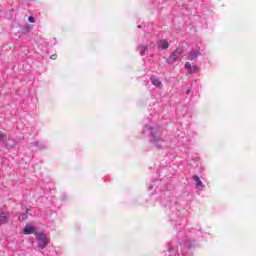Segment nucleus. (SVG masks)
I'll list each match as a JSON object with an SVG mask.
<instances>
[{"label":"nucleus","instance_id":"ddd939ff","mask_svg":"<svg viewBox=\"0 0 256 256\" xmlns=\"http://www.w3.org/2000/svg\"><path fill=\"white\" fill-rule=\"evenodd\" d=\"M50 59H52L53 61L57 60V54H53L50 56Z\"/></svg>","mask_w":256,"mask_h":256},{"label":"nucleus","instance_id":"39448f33","mask_svg":"<svg viewBox=\"0 0 256 256\" xmlns=\"http://www.w3.org/2000/svg\"><path fill=\"white\" fill-rule=\"evenodd\" d=\"M193 181H195L196 187H199L200 189H205V185L201 181V178H199L197 175L193 176Z\"/></svg>","mask_w":256,"mask_h":256},{"label":"nucleus","instance_id":"7ed1b4c3","mask_svg":"<svg viewBox=\"0 0 256 256\" xmlns=\"http://www.w3.org/2000/svg\"><path fill=\"white\" fill-rule=\"evenodd\" d=\"M185 69H188V73L193 75V73H197V71H199V66H191L190 62H186Z\"/></svg>","mask_w":256,"mask_h":256},{"label":"nucleus","instance_id":"1a4fd4ad","mask_svg":"<svg viewBox=\"0 0 256 256\" xmlns=\"http://www.w3.org/2000/svg\"><path fill=\"white\" fill-rule=\"evenodd\" d=\"M161 49H169V42L167 41H161L160 42Z\"/></svg>","mask_w":256,"mask_h":256},{"label":"nucleus","instance_id":"f8f14e48","mask_svg":"<svg viewBox=\"0 0 256 256\" xmlns=\"http://www.w3.org/2000/svg\"><path fill=\"white\" fill-rule=\"evenodd\" d=\"M29 23H35V18L33 16L28 17Z\"/></svg>","mask_w":256,"mask_h":256},{"label":"nucleus","instance_id":"423d86ee","mask_svg":"<svg viewBox=\"0 0 256 256\" xmlns=\"http://www.w3.org/2000/svg\"><path fill=\"white\" fill-rule=\"evenodd\" d=\"M35 233V227L33 226H25L23 229L24 235H33Z\"/></svg>","mask_w":256,"mask_h":256},{"label":"nucleus","instance_id":"f257e3e1","mask_svg":"<svg viewBox=\"0 0 256 256\" xmlns=\"http://www.w3.org/2000/svg\"><path fill=\"white\" fill-rule=\"evenodd\" d=\"M181 55H183V49L178 48L172 52V54L166 59V63L173 65L177 61H181Z\"/></svg>","mask_w":256,"mask_h":256},{"label":"nucleus","instance_id":"20e7f679","mask_svg":"<svg viewBox=\"0 0 256 256\" xmlns=\"http://www.w3.org/2000/svg\"><path fill=\"white\" fill-rule=\"evenodd\" d=\"M9 219V214L5 213V211L0 210V225H5Z\"/></svg>","mask_w":256,"mask_h":256},{"label":"nucleus","instance_id":"0eeeda50","mask_svg":"<svg viewBox=\"0 0 256 256\" xmlns=\"http://www.w3.org/2000/svg\"><path fill=\"white\" fill-rule=\"evenodd\" d=\"M150 81H151L152 85H154L155 87H163V83H161L159 81V78H157L155 76L150 77Z\"/></svg>","mask_w":256,"mask_h":256},{"label":"nucleus","instance_id":"4468645a","mask_svg":"<svg viewBox=\"0 0 256 256\" xmlns=\"http://www.w3.org/2000/svg\"><path fill=\"white\" fill-rule=\"evenodd\" d=\"M0 141H3V134H0Z\"/></svg>","mask_w":256,"mask_h":256},{"label":"nucleus","instance_id":"f03ea898","mask_svg":"<svg viewBox=\"0 0 256 256\" xmlns=\"http://www.w3.org/2000/svg\"><path fill=\"white\" fill-rule=\"evenodd\" d=\"M36 239L38 241V247H40V249H45L47 245H49V238H47V235L43 233L37 234Z\"/></svg>","mask_w":256,"mask_h":256},{"label":"nucleus","instance_id":"9b49d317","mask_svg":"<svg viewBox=\"0 0 256 256\" xmlns=\"http://www.w3.org/2000/svg\"><path fill=\"white\" fill-rule=\"evenodd\" d=\"M29 216L27 215V213H22L19 215V220L20 221H25Z\"/></svg>","mask_w":256,"mask_h":256},{"label":"nucleus","instance_id":"6e6552de","mask_svg":"<svg viewBox=\"0 0 256 256\" xmlns=\"http://www.w3.org/2000/svg\"><path fill=\"white\" fill-rule=\"evenodd\" d=\"M197 57H199V54L196 51H192L188 55L189 61H195V59H197Z\"/></svg>","mask_w":256,"mask_h":256},{"label":"nucleus","instance_id":"9d476101","mask_svg":"<svg viewBox=\"0 0 256 256\" xmlns=\"http://www.w3.org/2000/svg\"><path fill=\"white\" fill-rule=\"evenodd\" d=\"M148 46H139L138 50L140 51V55H145V51H147Z\"/></svg>","mask_w":256,"mask_h":256}]
</instances>
